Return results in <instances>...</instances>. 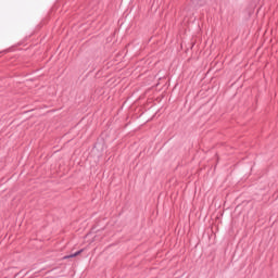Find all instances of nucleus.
<instances>
[{"instance_id":"obj_1","label":"nucleus","mask_w":278,"mask_h":278,"mask_svg":"<svg viewBox=\"0 0 278 278\" xmlns=\"http://www.w3.org/2000/svg\"><path fill=\"white\" fill-rule=\"evenodd\" d=\"M81 253H84V250H80L74 254H71V255H67V256H64L63 260H71V257H77V255H81Z\"/></svg>"}]
</instances>
